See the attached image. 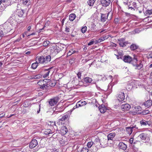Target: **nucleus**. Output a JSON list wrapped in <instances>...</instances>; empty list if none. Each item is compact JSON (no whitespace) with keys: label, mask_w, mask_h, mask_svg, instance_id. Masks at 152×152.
Returning a JSON list of instances; mask_svg holds the SVG:
<instances>
[{"label":"nucleus","mask_w":152,"mask_h":152,"mask_svg":"<svg viewBox=\"0 0 152 152\" xmlns=\"http://www.w3.org/2000/svg\"><path fill=\"white\" fill-rule=\"evenodd\" d=\"M148 13L150 15L151 14H152V9L151 10H149L148 12Z\"/></svg>","instance_id":"obj_57"},{"label":"nucleus","mask_w":152,"mask_h":152,"mask_svg":"<svg viewBox=\"0 0 152 152\" xmlns=\"http://www.w3.org/2000/svg\"><path fill=\"white\" fill-rule=\"evenodd\" d=\"M96 145L95 146V148L94 149L92 150V151L94 152H96L98 150V148L97 147L98 145L100 146V145H101V144L100 143L99 139L98 137H95V141L94 142H93L91 141L88 142L87 144V146L88 148H91L93 145Z\"/></svg>","instance_id":"obj_1"},{"label":"nucleus","mask_w":152,"mask_h":152,"mask_svg":"<svg viewBox=\"0 0 152 152\" xmlns=\"http://www.w3.org/2000/svg\"><path fill=\"white\" fill-rule=\"evenodd\" d=\"M101 4L104 7H107L110 4V0H101Z\"/></svg>","instance_id":"obj_11"},{"label":"nucleus","mask_w":152,"mask_h":152,"mask_svg":"<svg viewBox=\"0 0 152 152\" xmlns=\"http://www.w3.org/2000/svg\"><path fill=\"white\" fill-rule=\"evenodd\" d=\"M143 104H144L145 107H149L152 105V101L150 100H148L147 101L145 102Z\"/></svg>","instance_id":"obj_19"},{"label":"nucleus","mask_w":152,"mask_h":152,"mask_svg":"<svg viewBox=\"0 0 152 152\" xmlns=\"http://www.w3.org/2000/svg\"><path fill=\"white\" fill-rule=\"evenodd\" d=\"M44 133L46 135L49 134H52V132H51V130L50 129H46L44 132Z\"/></svg>","instance_id":"obj_31"},{"label":"nucleus","mask_w":152,"mask_h":152,"mask_svg":"<svg viewBox=\"0 0 152 152\" xmlns=\"http://www.w3.org/2000/svg\"><path fill=\"white\" fill-rule=\"evenodd\" d=\"M138 46L136 45L133 44L130 46V48L131 50H134L137 49L138 48Z\"/></svg>","instance_id":"obj_30"},{"label":"nucleus","mask_w":152,"mask_h":152,"mask_svg":"<svg viewBox=\"0 0 152 152\" xmlns=\"http://www.w3.org/2000/svg\"><path fill=\"white\" fill-rule=\"evenodd\" d=\"M61 132L62 134H66L67 132V130L66 127L65 126L63 127L62 129H61Z\"/></svg>","instance_id":"obj_26"},{"label":"nucleus","mask_w":152,"mask_h":152,"mask_svg":"<svg viewBox=\"0 0 152 152\" xmlns=\"http://www.w3.org/2000/svg\"><path fill=\"white\" fill-rule=\"evenodd\" d=\"M99 109L101 113H104L105 112L107 109L104 104L100 105L99 107Z\"/></svg>","instance_id":"obj_14"},{"label":"nucleus","mask_w":152,"mask_h":152,"mask_svg":"<svg viewBox=\"0 0 152 152\" xmlns=\"http://www.w3.org/2000/svg\"><path fill=\"white\" fill-rule=\"evenodd\" d=\"M128 43L127 42H120L119 43V45L120 46L124 47L126 46V45Z\"/></svg>","instance_id":"obj_36"},{"label":"nucleus","mask_w":152,"mask_h":152,"mask_svg":"<svg viewBox=\"0 0 152 152\" xmlns=\"http://www.w3.org/2000/svg\"><path fill=\"white\" fill-rule=\"evenodd\" d=\"M133 61H135V62H136L137 61V60L136 58H134V59L133 60Z\"/></svg>","instance_id":"obj_59"},{"label":"nucleus","mask_w":152,"mask_h":152,"mask_svg":"<svg viewBox=\"0 0 152 152\" xmlns=\"http://www.w3.org/2000/svg\"><path fill=\"white\" fill-rule=\"evenodd\" d=\"M79 102L81 103V104H82V106L86 105V101H84L80 100L79 101Z\"/></svg>","instance_id":"obj_45"},{"label":"nucleus","mask_w":152,"mask_h":152,"mask_svg":"<svg viewBox=\"0 0 152 152\" xmlns=\"http://www.w3.org/2000/svg\"><path fill=\"white\" fill-rule=\"evenodd\" d=\"M69 27H66L65 28V31L66 32H69Z\"/></svg>","instance_id":"obj_49"},{"label":"nucleus","mask_w":152,"mask_h":152,"mask_svg":"<svg viewBox=\"0 0 152 152\" xmlns=\"http://www.w3.org/2000/svg\"><path fill=\"white\" fill-rule=\"evenodd\" d=\"M132 108H134L133 109L134 113L137 114H140L142 110V108L140 106H135L134 107H132Z\"/></svg>","instance_id":"obj_10"},{"label":"nucleus","mask_w":152,"mask_h":152,"mask_svg":"<svg viewBox=\"0 0 152 152\" xmlns=\"http://www.w3.org/2000/svg\"><path fill=\"white\" fill-rule=\"evenodd\" d=\"M51 57L50 56H48L45 57L44 56L43 64H45L50 62Z\"/></svg>","instance_id":"obj_13"},{"label":"nucleus","mask_w":152,"mask_h":152,"mask_svg":"<svg viewBox=\"0 0 152 152\" xmlns=\"http://www.w3.org/2000/svg\"><path fill=\"white\" fill-rule=\"evenodd\" d=\"M75 52H76V51L75 50H74L72 49H71L68 52L67 55L68 56H69Z\"/></svg>","instance_id":"obj_34"},{"label":"nucleus","mask_w":152,"mask_h":152,"mask_svg":"<svg viewBox=\"0 0 152 152\" xmlns=\"http://www.w3.org/2000/svg\"><path fill=\"white\" fill-rule=\"evenodd\" d=\"M126 131L128 134L130 135L132 133L133 130L131 126L128 127L126 128Z\"/></svg>","instance_id":"obj_23"},{"label":"nucleus","mask_w":152,"mask_h":152,"mask_svg":"<svg viewBox=\"0 0 152 152\" xmlns=\"http://www.w3.org/2000/svg\"><path fill=\"white\" fill-rule=\"evenodd\" d=\"M61 49L58 46L56 45L52 46L50 49V52L53 55H55L58 53L60 51Z\"/></svg>","instance_id":"obj_3"},{"label":"nucleus","mask_w":152,"mask_h":152,"mask_svg":"<svg viewBox=\"0 0 152 152\" xmlns=\"http://www.w3.org/2000/svg\"><path fill=\"white\" fill-rule=\"evenodd\" d=\"M38 144V142L35 139L33 140L30 143L29 147L30 148H33Z\"/></svg>","instance_id":"obj_9"},{"label":"nucleus","mask_w":152,"mask_h":152,"mask_svg":"<svg viewBox=\"0 0 152 152\" xmlns=\"http://www.w3.org/2000/svg\"><path fill=\"white\" fill-rule=\"evenodd\" d=\"M89 150L87 147H83L80 150V152H88Z\"/></svg>","instance_id":"obj_32"},{"label":"nucleus","mask_w":152,"mask_h":152,"mask_svg":"<svg viewBox=\"0 0 152 152\" xmlns=\"http://www.w3.org/2000/svg\"><path fill=\"white\" fill-rule=\"evenodd\" d=\"M132 60V58L129 56H126L124 57L123 61L126 62L130 63Z\"/></svg>","instance_id":"obj_16"},{"label":"nucleus","mask_w":152,"mask_h":152,"mask_svg":"<svg viewBox=\"0 0 152 152\" xmlns=\"http://www.w3.org/2000/svg\"><path fill=\"white\" fill-rule=\"evenodd\" d=\"M119 149L123 150L124 151L127 148V145L123 142H120L118 146Z\"/></svg>","instance_id":"obj_6"},{"label":"nucleus","mask_w":152,"mask_h":152,"mask_svg":"<svg viewBox=\"0 0 152 152\" xmlns=\"http://www.w3.org/2000/svg\"><path fill=\"white\" fill-rule=\"evenodd\" d=\"M149 112V111L148 110H146L145 112V113H146V114H148Z\"/></svg>","instance_id":"obj_64"},{"label":"nucleus","mask_w":152,"mask_h":152,"mask_svg":"<svg viewBox=\"0 0 152 152\" xmlns=\"http://www.w3.org/2000/svg\"><path fill=\"white\" fill-rule=\"evenodd\" d=\"M104 40V39L102 37H101L98 40H96V42H95V43H96L97 42H100L102 41H103Z\"/></svg>","instance_id":"obj_38"},{"label":"nucleus","mask_w":152,"mask_h":152,"mask_svg":"<svg viewBox=\"0 0 152 152\" xmlns=\"http://www.w3.org/2000/svg\"><path fill=\"white\" fill-rule=\"evenodd\" d=\"M51 68H49L48 69H46L45 70L47 71V72L43 75V77L44 78H46L48 76L50 72V70Z\"/></svg>","instance_id":"obj_28"},{"label":"nucleus","mask_w":152,"mask_h":152,"mask_svg":"<svg viewBox=\"0 0 152 152\" xmlns=\"http://www.w3.org/2000/svg\"><path fill=\"white\" fill-rule=\"evenodd\" d=\"M35 34V33H33L29 35H27V36H31V35H34Z\"/></svg>","instance_id":"obj_62"},{"label":"nucleus","mask_w":152,"mask_h":152,"mask_svg":"<svg viewBox=\"0 0 152 152\" xmlns=\"http://www.w3.org/2000/svg\"><path fill=\"white\" fill-rule=\"evenodd\" d=\"M140 31L137 29H136L134 30V32L135 33H139Z\"/></svg>","instance_id":"obj_51"},{"label":"nucleus","mask_w":152,"mask_h":152,"mask_svg":"<svg viewBox=\"0 0 152 152\" xmlns=\"http://www.w3.org/2000/svg\"><path fill=\"white\" fill-rule=\"evenodd\" d=\"M59 99L58 97H55L53 99H50L49 103L51 106H54L57 103Z\"/></svg>","instance_id":"obj_4"},{"label":"nucleus","mask_w":152,"mask_h":152,"mask_svg":"<svg viewBox=\"0 0 152 152\" xmlns=\"http://www.w3.org/2000/svg\"><path fill=\"white\" fill-rule=\"evenodd\" d=\"M23 1V3L24 4L26 5L27 4H29L30 3L29 0H22Z\"/></svg>","instance_id":"obj_39"},{"label":"nucleus","mask_w":152,"mask_h":152,"mask_svg":"<svg viewBox=\"0 0 152 152\" xmlns=\"http://www.w3.org/2000/svg\"><path fill=\"white\" fill-rule=\"evenodd\" d=\"M86 29H87L86 26H85L83 27L81 29L82 32L83 33H84L86 31Z\"/></svg>","instance_id":"obj_40"},{"label":"nucleus","mask_w":152,"mask_h":152,"mask_svg":"<svg viewBox=\"0 0 152 152\" xmlns=\"http://www.w3.org/2000/svg\"><path fill=\"white\" fill-rule=\"evenodd\" d=\"M115 135V133H111L107 135L108 140H112Z\"/></svg>","instance_id":"obj_20"},{"label":"nucleus","mask_w":152,"mask_h":152,"mask_svg":"<svg viewBox=\"0 0 152 152\" xmlns=\"http://www.w3.org/2000/svg\"><path fill=\"white\" fill-rule=\"evenodd\" d=\"M39 110L37 111V113H39V112L40 111V104L39 105Z\"/></svg>","instance_id":"obj_56"},{"label":"nucleus","mask_w":152,"mask_h":152,"mask_svg":"<svg viewBox=\"0 0 152 152\" xmlns=\"http://www.w3.org/2000/svg\"><path fill=\"white\" fill-rule=\"evenodd\" d=\"M114 21V22L115 23H118V18L115 19Z\"/></svg>","instance_id":"obj_54"},{"label":"nucleus","mask_w":152,"mask_h":152,"mask_svg":"<svg viewBox=\"0 0 152 152\" xmlns=\"http://www.w3.org/2000/svg\"><path fill=\"white\" fill-rule=\"evenodd\" d=\"M133 65L134 66H136V69H140L143 66L142 64L141 63H140L139 64H133Z\"/></svg>","instance_id":"obj_25"},{"label":"nucleus","mask_w":152,"mask_h":152,"mask_svg":"<svg viewBox=\"0 0 152 152\" xmlns=\"http://www.w3.org/2000/svg\"><path fill=\"white\" fill-rule=\"evenodd\" d=\"M113 86V85L112 84H109L108 86V88L110 89H110L112 88V87Z\"/></svg>","instance_id":"obj_53"},{"label":"nucleus","mask_w":152,"mask_h":152,"mask_svg":"<svg viewBox=\"0 0 152 152\" xmlns=\"http://www.w3.org/2000/svg\"><path fill=\"white\" fill-rule=\"evenodd\" d=\"M131 107V106L128 104H125L121 105V109L123 111L128 110Z\"/></svg>","instance_id":"obj_8"},{"label":"nucleus","mask_w":152,"mask_h":152,"mask_svg":"<svg viewBox=\"0 0 152 152\" xmlns=\"http://www.w3.org/2000/svg\"><path fill=\"white\" fill-rule=\"evenodd\" d=\"M110 12H108L107 14H101V19H100L101 21L102 22H104L105 21L108 16Z\"/></svg>","instance_id":"obj_7"},{"label":"nucleus","mask_w":152,"mask_h":152,"mask_svg":"<svg viewBox=\"0 0 152 152\" xmlns=\"http://www.w3.org/2000/svg\"><path fill=\"white\" fill-rule=\"evenodd\" d=\"M132 5L134 7H136L137 6V4L136 2H133L132 3Z\"/></svg>","instance_id":"obj_48"},{"label":"nucleus","mask_w":152,"mask_h":152,"mask_svg":"<svg viewBox=\"0 0 152 152\" xmlns=\"http://www.w3.org/2000/svg\"><path fill=\"white\" fill-rule=\"evenodd\" d=\"M44 81L42 80H40L39 82H37V84L41 87L42 85H44Z\"/></svg>","instance_id":"obj_37"},{"label":"nucleus","mask_w":152,"mask_h":152,"mask_svg":"<svg viewBox=\"0 0 152 152\" xmlns=\"http://www.w3.org/2000/svg\"><path fill=\"white\" fill-rule=\"evenodd\" d=\"M81 73L80 72H79L77 74V75L78 78H80L81 76Z\"/></svg>","instance_id":"obj_50"},{"label":"nucleus","mask_w":152,"mask_h":152,"mask_svg":"<svg viewBox=\"0 0 152 152\" xmlns=\"http://www.w3.org/2000/svg\"><path fill=\"white\" fill-rule=\"evenodd\" d=\"M76 17L75 15L74 14H70L69 16V19L71 21H73Z\"/></svg>","instance_id":"obj_27"},{"label":"nucleus","mask_w":152,"mask_h":152,"mask_svg":"<svg viewBox=\"0 0 152 152\" xmlns=\"http://www.w3.org/2000/svg\"><path fill=\"white\" fill-rule=\"evenodd\" d=\"M38 66V64L36 62L35 63H33L31 65V67L32 68L34 69H36L37 66Z\"/></svg>","instance_id":"obj_33"},{"label":"nucleus","mask_w":152,"mask_h":152,"mask_svg":"<svg viewBox=\"0 0 152 152\" xmlns=\"http://www.w3.org/2000/svg\"><path fill=\"white\" fill-rule=\"evenodd\" d=\"M5 115V114L2 113L0 114V118L3 117Z\"/></svg>","instance_id":"obj_55"},{"label":"nucleus","mask_w":152,"mask_h":152,"mask_svg":"<svg viewBox=\"0 0 152 152\" xmlns=\"http://www.w3.org/2000/svg\"><path fill=\"white\" fill-rule=\"evenodd\" d=\"M2 3L6 6H7L11 5L10 0H1Z\"/></svg>","instance_id":"obj_18"},{"label":"nucleus","mask_w":152,"mask_h":152,"mask_svg":"<svg viewBox=\"0 0 152 152\" xmlns=\"http://www.w3.org/2000/svg\"><path fill=\"white\" fill-rule=\"evenodd\" d=\"M23 14V10H20L19 11L18 14L17 15H12L10 18H9V20H12V19L16 22H19L18 21V18L19 17H21Z\"/></svg>","instance_id":"obj_2"},{"label":"nucleus","mask_w":152,"mask_h":152,"mask_svg":"<svg viewBox=\"0 0 152 152\" xmlns=\"http://www.w3.org/2000/svg\"><path fill=\"white\" fill-rule=\"evenodd\" d=\"M84 82L86 83H91L92 81V79L88 77L84 78L83 79Z\"/></svg>","instance_id":"obj_22"},{"label":"nucleus","mask_w":152,"mask_h":152,"mask_svg":"<svg viewBox=\"0 0 152 152\" xmlns=\"http://www.w3.org/2000/svg\"><path fill=\"white\" fill-rule=\"evenodd\" d=\"M41 77V75H37L34 76V78L35 79H38Z\"/></svg>","instance_id":"obj_41"},{"label":"nucleus","mask_w":152,"mask_h":152,"mask_svg":"<svg viewBox=\"0 0 152 152\" xmlns=\"http://www.w3.org/2000/svg\"><path fill=\"white\" fill-rule=\"evenodd\" d=\"M79 101L77 103L76 105V108L78 107H80L82 106V104H81Z\"/></svg>","instance_id":"obj_43"},{"label":"nucleus","mask_w":152,"mask_h":152,"mask_svg":"<svg viewBox=\"0 0 152 152\" xmlns=\"http://www.w3.org/2000/svg\"><path fill=\"white\" fill-rule=\"evenodd\" d=\"M138 137L140 138L142 140H148L149 137L148 135L146 133H142L140 134L138 136Z\"/></svg>","instance_id":"obj_5"},{"label":"nucleus","mask_w":152,"mask_h":152,"mask_svg":"<svg viewBox=\"0 0 152 152\" xmlns=\"http://www.w3.org/2000/svg\"><path fill=\"white\" fill-rule=\"evenodd\" d=\"M50 43V42L46 40L43 43V46L45 47L47 46Z\"/></svg>","instance_id":"obj_35"},{"label":"nucleus","mask_w":152,"mask_h":152,"mask_svg":"<svg viewBox=\"0 0 152 152\" xmlns=\"http://www.w3.org/2000/svg\"><path fill=\"white\" fill-rule=\"evenodd\" d=\"M50 125H51L52 126H53V125L56 126L55 124V122H52V123L50 124Z\"/></svg>","instance_id":"obj_58"},{"label":"nucleus","mask_w":152,"mask_h":152,"mask_svg":"<svg viewBox=\"0 0 152 152\" xmlns=\"http://www.w3.org/2000/svg\"><path fill=\"white\" fill-rule=\"evenodd\" d=\"M95 42H96V41H94L93 40H92L90 42L88 43V45L89 46L91 45L94 44V43H95V44H96V43H95Z\"/></svg>","instance_id":"obj_42"},{"label":"nucleus","mask_w":152,"mask_h":152,"mask_svg":"<svg viewBox=\"0 0 152 152\" xmlns=\"http://www.w3.org/2000/svg\"><path fill=\"white\" fill-rule=\"evenodd\" d=\"M149 57L152 58V53H151L149 55Z\"/></svg>","instance_id":"obj_60"},{"label":"nucleus","mask_w":152,"mask_h":152,"mask_svg":"<svg viewBox=\"0 0 152 152\" xmlns=\"http://www.w3.org/2000/svg\"><path fill=\"white\" fill-rule=\"evenodd\" d=\"M49 79H45L44 80H42L44 81V83L45 84H47V83H48L49 81Z\"/></svg>","instance_id":"obj_46"},{"label":"nucleus","mask_w":152,"mask_h":152,"mask_svg":"<svg viewBox=\"0 0 152 152\" xmlns=\"http://www.w3.org/2000/svg\"><path fill=\"white\" fill-rule=\"evenodd\" d=\"M48 84H46L44 83V84L42 85L41 87H40V88L43 89L46 88H47L48 87Z\"/></svg>","instance_id":"obj_44"},{"label":"nucleus","mask_w":152,"mask_h":152,"mask_svg":"<svg viewBox=\"0 0 152 152\" xmlns=\"http://www.w3.org/2000/svg\"><path fill=\"white\" fill-rule=\"evenodd\" d=\"M44 60V56H38L36 58V62L38 63H40L41 64H43V61Z\"/></svg>","instance_id":"obj_15"},{"label":"nucleus","mask_w":152,"mask_h":152,"mask_svg":"<svg viewBox=\"0 0 152 152\" xmlns=\"http://www.w3.org/2000/svg\"><path fill=\"white\" fill-rule=\"evenodd\" d=\"M125 98L124 94L123 92H121L118 95L117 97L118 100L120 101H123Z\"/></svg>","instance_id":"obj_17"},{"label":"nucleus","mask_w":152,"mask_h":152,"mask_svg":"<svg viewBox=\"0 0 152 152\" xmlns=\"http://www.w3.org/2000/svg\"><path fill=\"white\" fill-rule=\"evenodd\" d=\"M133 138H131L129 140V142L132 144L133 142Z\"/></svg>","instance_id":"obj_47"},{"label":"nucleus","mask_w":152,"mask_h":152,"mask_svg":"<svg viewBox=\"0 0 152 152\" xmlns=\"http://www.w3.org/2000/svg\"><path fill=\"white\" fill-rule=\"evenodd\" d=\"M4 28L3 25H0V37L4 35L3 31H4Z\"/></svg>","instance_id":"obj_21"},{"label":"nucleus","mask_w":152,"mask_h":152,"mask_svg":"<svg viewBox=\"0 0 152 152\" xmlns=\"http://www.w3.org/2000/svg\"><path fill=\"white\" fill-rule=\"evenodd\" d=\"M68 118V115L66 114L62 116V117L59 119V120L62 121H63L67 119Z\"/></svg>","instance_id":"obj_24"},{"label":"nucleus","mask_w":152,"mask_h":152,"mask_svg":"<svg viewBox=\"0 0 152 152\" xmlns=\"http://www.w3.org/2000/svg\"><path fill=\"white\" fill-rule=\"evenodd\" d=\"M21 39V38H19L18 39L16 40V42H19L20 40Z\"/></svg>","instance_id":"obj_61"},{"label":"nucleus","mask_w":152,"mask_h":152,"mask_svg":"<svg viewBox=\"0 0 152 152\" xmlns=\"http://www.w3.org/2000/svg\"><path fill=\"white\" fill-rule=\"evenodd\" d=\"M31 26H28V31H30V29H31Z\"/></svg>","instance_id":"obj_63"},{"label":"nucleus","mask_w":152,"mask_h":152,"mask_svg":"<svg viewBox=\"0 0 152 152\" xmlns=\"http://www.w3.org/2000/svg\"><path fill=\"white\" fill-rule=\"evenodd\" d=\"M95 2L94 0H88L87 1L88 4L90 6H92Z\"/></svg>","instance_id":"obj_29"},{"label":"nucleus","mask_w":152,"mask_h":152,"mask_svg":"<svg viewBox=\"0 0 152 152\" xmlns=\"http://www.w3.org/2000/svg\"><path fill=\"white\" fill-rule=\"evenodd\" d=\"M140 123L141 125L144 126H146L147 125L150 126L151 125V122L149 121H145V120H142L140 121Z\"/></svg>","instance_id":"obj_12"},{"label":"nucleus","mask_w":152,"mask_h":152,"mask_svg":"<svg viewBox=\"0 0 152 152\" xmlns=\"http://www.w3.org/2000/svg\"><path fill=\"white\" fill-rule=\"evenodd\" d=\"M131 127L132 128V130L134 128H136L137 129H138V128L136 127V125H134V126H131Z\"/></svg>","instance_id":"obj_52"}]
</instances>
